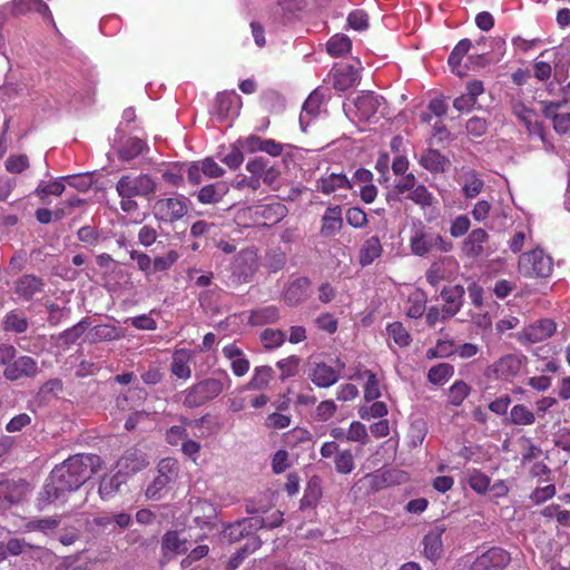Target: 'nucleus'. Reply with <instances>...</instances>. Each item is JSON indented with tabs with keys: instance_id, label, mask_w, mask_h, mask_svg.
I'll return each instance as SVG.
<instances>
[{
	"instance_id": "obj_9",
	"label": "nucleus",
	"mask_w": 570,
	"mask_h": 570,
	"mask_svg": "<svg viewBox=\"0 0 570 570\" xmlns=\"http://www.w3.org/2000/svg\"><path fill=\"white\" fill-rule=\"evenodd\" d=\"M39 372L38 363L28 355L14 357L3 371V376L9 381H18L22 377H35Z\"/></svg>"
},
{
	"instance_id": "obj_5",
	"label": "nucleus",
	"mask_w": 570,
	"mask_h": 570,
	"mask_svg": "<svg viewBox=\"0 0 570 570\" xmlns=\"http://www.w3.org/2000/svg\"><path fill=\"white\" fill-rule=\"evenodd\" d=\"M188 212L185 198H160L154 204V215L158 220L174 223L183 218Z\"/></svg>"
},
{
	"instance_id": "obj_24",
	"label": "nucleus",
	"mask_w": 570,
	"mask_h": 570,
	"mask_svg": "<svg viewBox=\"0 0 570 570\" xmlns=\"http://www.w3.org/2000/svg\"><path fill=\"white\" fill-rule=\"evenodd\" d=\"M262 546V540L258 537H250L247 539L245 546L239 548L227 562V570H236L247 556L256 551Z\"/></svg>"
},
{
	"instance_id": "obj_54",
	"label": "nucleus",
	"mask_w": 570,
	"mask_h": 570,
	"mask_svg": "<svg viewBox=\"0 0 570 570\" xmlns=\"http://www.w3.org/2000/svg\"><path fill=\"white\" fill-rule=\"evenodd\" d=\"M345 217L347 224L354 228H363L367 224V216L360 207L348 208Z\"/></svg>"
},
{
	"instance_id": "obj_32",
	"label": "nucleus",
	"mask_w": 570,
	"mask_h": 570,
	"mask_svg": "<svg viewBox=\"0 0 570 570\" xmlns=\"http://www.w3.org/2000/svg\"><path fill=\"white\" fill-rule=\"evenodd\" d=\"M125 483V478L120 473L104 476L99 484V494L101 499L107 500L116 494Z\"/></svg>"
},
{
	"instance_id": "obj_3",
	"label": "nucleus",
	"mask_w": 570,
	"mask_h": 570,
	"mask_svg": "<svg viewBox=\"0 0 570 570\" xmlns=\"http://www.w3.org/2000/svg\"><path fill=\"white\" fill-rule=\"evenodd\" d=\"M225 385V382L218 379L203 380L186 391L184 405L189 409L202 406L218 396L224 391Z\"/></svg>"
},
{
	"instance_id": "obj_42",
	"label": "nucleus",
	"mask_w": 570,
	"mask_h": 570,
	"mask_svg": "<svg viewBox=\"0 0 570 570\" xmlns=\"http://www.w3.org/2000/svg\"><path fill=\"white\" fill-rule=\"evenodd\" d=\"M454 373V367L449 363H440L429 370L428 379L433 384H443Z\"/></svg>"
},
{
	"instance_id": "obj_26",
	"label": "nucleus",
	"mask_w": 570,
	"mask_h": 570,
	"mask_svg": "<svg viewBox=\"0 0 570 570\" xmlns=\"http://www.w3.org/2000/svg\"><path fill=\"white\" fill-rule=\"evenodd\" d=\"M322 497L321 480L317 476H312L305 489V493L299 502V509H314Z\"/></svg>"
},
{
	"instance_id": "obj_49",
	"label": "nucleus",
	"mask_w": 570,
	"mask_h": 570,
	"mask_svg": "<svg viewBox=\"0 0 570 570\" xmlns=\"http://www.w3.org/2000/svg\"><path fill=\"white\" fill-rule=\"evenodd\" d=\"M346 440L365 444L368 440L365 425L358 421L352 422L346 433Z\"/></svg>"
},
{
	"instance_id": "obj_35",
	"label": "nucleus",
	"mask_w": 570,
	"mask_h": 570,
	"mask_svg": "<svg viewBox=\"0 0 570 570\" xmlns=\"http://www.w3.org/2000/svg\"><path fill=\"white\" fill-rule=\"evenodd\" d=\"M170 372L178 379L188 380L190 377L191 370L188 365V355L185 351L174 353Z\"/></svg>"
},
{
	"instance_id": "obj_61",
	"label": "nucleus",
	"mask_w": 570,
	"mask_h": 570,
	"mask_svg": "<svg viewBox=\"0 0 570 570\" xmlns=\"http://www.w3.org/2000/svg\"><path fill=\"white\" fill-rule=\"evenodd\" d=\"M465 128L469 135L481 137L487 132L488 124L485 119L475 116L468 120Z\"/></svg>"
},
{
	"instance_id": "obj_58",
	"label": "nucleus",
	"mask_w": 570,
	"mask_h": 570,
	"mask_svg": "<svg viewBox=\"0 0 570 570\" xmlns=\"http://www.w3.org/2000/svg\"><path fill=\"white\" fill-rule=\"evenodd\" d=\"M78 239L87 245L95 246L100 240V232L92 226H83L77 233Z\"/></svg>"
},
{
	"instance_id": "obj_29",
	"label": "nucleus",
	"mask_w": 570,
	"mask_h": 570,
	"mask_svg": "<svg viewBox=\"0 0 570 570\" xmlns=\"http://www.w3.org/2000/svg\"><path fill=\"white\" fill-rule=\"evenodd\" d=\"M462 179V193L466 198H475L484 187V181L474 169L466 170Z\"/></svg>"
},
{
	"instance_id": "obj_55",
	"label": "nucleus",
	"mask_w": 570,
	"mask_h": 570,
	"mask_svg": "<svg viewBox=\"0 0 570 570\" xmlns=\"http://www.w3.org/2000/svg\"><path fill=\"white\" fill-rule=\"evenodd\" d=\"M222 535L223 539L229 543L237 542L246 537L239 520L226 525L222 532Z\"/></svg>"
},
{
	"instance_id": "obj_4",
	"label": "nucleus",
	"mask_w": 570,
	"mask_h": 570,
	"mask_svg": "<svg viewBox=\"0 0 570 570\" xmlns=\"http://www.w3.org/2000/svg\"><path fill=\"white\" fill-rule=\"evenodd\" d=\"M552 266V258L541 249L522 254L518 263L519 272L527 277H548Z\"/></svg>"
},
{
	"instance_id": "obj_25",
	"label": "nucleus",
	"mask_w": 570,
	"mask_h": 570,
	"mask_svg": "<svg viewBox=\"0 0 570 570\" xmlns=\"http://www.w3.org/2000/svg\"><path fill=\"white\" fill-rule=\"evenodd\" d=\"M383 252L381 240L377 236L367 238L360 250V264L367 266L381 256Z\"/></svg>"
},
{
	"instance_id": "obj_63",
	"label": "nucleus",
	"mask_w": 570,
	"mask_h": 570,
	"mask_svg": "<svg viewBox=\"0 0 570 570\" xmlns=\"http://www.w3.org/2000/svg\"><path fill=\"white\" fill-rule=\"evenodd\" d=\"M556 494V487L553 484H549L543 488H537L532 491L530 494V500L534 504H541L546 502L547 500L553 498Z\"/></svg>"
},
{
	"instance_id": "obj_43",
	"label": "nucleus",
	"mask_w": 570,
	"mask_h": 570,
	"mask_svg": "<svg viewBox=\"0 0 570 570\" xmlns=\"http://www.w3.org/2000/svg\"><path fill=\"white\" fill-rule=\"evenodd\" d=\"M14 11L19 14L29 11H37L43 16L50 13L48 4L42 0H17L14 2Z\"/></svg>"
},
{
	"instance_id": "obj_2",
	"label": "nucleus",
	"mask_w": 570,
	"mask_h": 570,
	"mask_svg": "<svg viewBox=\"0 0 570 570\" xmlns=\"http://www.w3.org/2000/svg\"><path fill=\"white\" fill-rule=\"evenodd\" d=\"M158 184L149 174H126L116 183V191L120 197V208L125 213L136 212L138 203L135 197L151 199Z\"/></svg>"
},
{
	"instance_id": "obj_19",
	"label": "nucleus",
	"mask_w": 570,
	"mask_h": 570,
	"mask_svg": "<svg viewBox=\"0 0 570 570\" xmlns=\"http://www.w3.org/2000/svg\"><path fill=\"white\" fill-rule=\"evenodd\" d=\"M229 188L226 183L217 181L208 184L202 187L197 193V199L204 205H214L219 203L225 195H227Z\"/></svg>"
},
{
	"instance_id": "obj_51",
	"label": "nucleus",
	"mask_w": 570,
	"mask_h": 570,
	"mask_svg": "<svg viewBox=\"0 0 570 570\" xmlns=\"http://www.w3.org/2000/svg\"><path fill=\"white\" fill-rule=\"evenodd\" d=\"M367 376V381L364 389V397L366 401H373L381 396L379 382L376 375L371 371H365L364 373Z\"/></svg>"
},
{
	"instance_id": "obj_56",
	"label": "nucleus",
	"mask_w": 570,
	"mask_h": 570,
	"mask_svg": "<svg viewBox=\"0 0 570 570\" xmlns=\"http://www.w3.org/2000/svg\"><path fill=\"white\" fill-rule=\"evenodd\" d=\"M469 484L474 491L484 493L489 489L490 478L474 470L469 476Z\"/></svg>"
},
{
	"instance_id": "obj_38",
	"label": "nucleus",
	"mask_w": 570,
	"mask_h": 570,
	"mask_svg": "<svg viewBox=\"0 0 570 570\" xmlns=\"http://www.w3.org/2000/svg\"><path fill=\"white\" fill-rule=\"evenodd\" d=\"M471 46V40L462 39L458 42L449 56L448 62L451 66L452 71L456 72L459 76H463V73L458 70V68L460 67L462 58L468 53Z\"/></svg>"
},
{
	"instance_id": "obj_60",
	"label": "nucleus",
	"mask_w": 570,
	"mask_h": 570,
	"mask_svg": "<svg viewBox=\"0 0 570 570\" xmlns=\"http://www.w3.org/2000/svg\"><path fill=\"white\" fill-rule=\"evenodd\" d=\"M177 461L173 458L163 459L158 464V475L168 476L171 482L177 476Z\"/></svg>"
},
{
	"instance_id": "obj_34",
	"label": "nucleus",
	"mask_w": 570,
	"mask_h": 570,
	"mask_svg": "<svg viewBox=\"0 0 570 570\" xmlns=\"http://www.w3.org/2000/svg\"><path fill=\"white\" fill-rule=\"evenodd\" d=\"M273 373L274 371L271 366L264 365L256 367L253 377L246 385V389L250 391H258L267 387L271 379L273 377Z\"/></svg>"
},
{
	"instance_id": "obj_40",
	"label": "nucleus",
	"mask_w": 570,
	"mask_h": 570,
	"mask_svg": "<svg viewBox=\"0 0 570 570\" xmlns=\"http://www.w3.org/2000/svg\"><path fill=\"white\" fill-rule=\"evenodd\" d=\"M92 341H115L122 336V333L116 326L109 324L97 325L91 330Z\"/></svg>"
},
{
	"instance_id": "obj_16",
	"label": "nucleus",
	"mask_w": 570,
	"mask_h": 570,
	"mask_svg": "<svg viewBox=\"0 0 570 570\" xmlns=\"http://www.w3.org/2000/svg\"><path fill=\"white\" fill-rule=\"evenodd\" d=\"M450 164L449 158L436 149H426L420 157V165L433 174L444 173Z\"/></svg>"
},
{
	"instance_id": "obj_59",
	"label": "nucleus",
	"mask_w": 570,
	"mask_h": 570,
	"mask_svg": "<svg viewBox=\"0 0 570 570\" xmlns=\"http://www.w3.org/2000/svg\"><path fill=\"white\" fill-rule=\"evenodd\" d=\"M347 23L355 30H365L368 27V16L363 10H354L348 14Z\"/></svg>"
},
{
	"instance_id": "obj_22",
	"label": "nucleus",
	"mask_w": 570,
	"mask_h": 570,
	"mask_svg": "<svg viewBox=\"0 0 570 570\" xmlns=\"http://www.w3.org/2000/svg\"><path fill=\"white\" fill-rule=\"evenodd\" d=\"M23 498L22 485L12 480L0 481V507L19 503Z\"/></svg>"
},
{
	"instance_id": "obj_46",
	"label": "nucleus",
	"mask_w": 570,
	"mask_h": 570,
	"mask_svg": "<svg viewBox=\"0 0 570 570\" xmlns=\"http://www.w3.org/2000/svg\"><path fill=\"white\" fill-rule=\"evenodd\" d=\"M334 462L336 471L341 474L351 473L355 466L351 450H343L337 452Z\"/></svg>"
},
{
	"instance_id": "obj_48",
	"label": "nucleus",
	"mask_w": 570,
	"mask_h": 570,
	"mask_svg": "<svg viewBox=\"0 0 570 570\" xmlns=\"http://www.w3.org/2000/svg\"><path fill=\"white\" fill-rule=\"evenodd\" d=\"M261 340L266 348H275L284 343L285 333L281 330L266 328L262 332Z\"/></svg>"
},
{
	"instance_id": "obj_39",
	"label": "nucleus",
	"mask_w": 570,
	"mask_h": 570,
	"mask_svg": "<svg viewBox=\"0 0 570 570\" xmlns=\"http://www.w3.org/2000/svg\"><path fill=\"white\" fill-rule=\"evenodd\" d=\"M88 326H89V323L87 322V320L86 318L81 320L72 327L60 333L58 336V341L61 342L66 346H70L72 344H75L77 342V340L82 336V334L86 332Z\"/></svg>"
},
{
	"instance_id": "obj_12",
	"label": "nucleus",
	"mask_w": 570,
	"mask_h": 570,
	"mask_svg": "<svg viewBox=\"0 0 570 570\" xmlns=\"http://www.w3.org/2000/svg\"><path fill=\"white\" fill-rule=\"evenodd\" d=\"M383 102L384 98L372 91L362 92L354 99V106L361 119H370L377 112Z\"/></svg>"
},
{
	"instance_id": "obj_64",
	"label": "nucleus",
	"mask_w": 570,
	"mask_h": 570,
	"mask_svg": "<svg viewBox=\"0 0 570 570\" xmlns=\"http://www.w3.org/2000/svg\"><path fill=\"white\" fill-rule=\"evenodd\" d=\"M203 175L209 178H218L222 177L225 173L224 168H222L213 158H205L200 163Z\"/></svg>"
},
{
	"instance_id": "obj_44",
	"label": "nucleus",
	"mask_w": 570,
	"mask_h": 570,
	"mask_svg": "<svg viewBox=\"0 0 570 570\" xmlns=\"http://www.w3.org/2000/svg\"><path fill=\"white\" fill-rule=\"evenodd\" d=\"M471 387L464 381H456L449 390V402L459 406L470 394Z\"/></svg>"
},
{
	"instance_id": "obj_14",
	"label": "nucleus",
	"mask_w": 570,
	"mask_h": 570,
	"mask_svg": "<svg viewBox=\"0 0 570 570\" xmlns=\"http://www.w3.org/2000/svg\"><path fill=\"white\" fill-rule=\"evenodd\" d=\"M343 227L342 208L338 205L331 206L322 217L320 235L322 237L335 236Z\"/></svg>"
},
{
	"instance_id": "obj_47",
	"label": "nucleus",
	"mask_w": 570,
	"mask_h": 570,
	"mask_svg": "<svg viewBox=\"0 0 570 570\" xmlns=\"http://www.w3.org/2000/svg\"><path fill=\"white\" fill-rule=\"evenodd\" d=\"M407 198L421 207L431 206L433 202V195L426 189L424 185L415 186L407 195Z\"/></svg>"
},
{
	"instance_id": "obj_31",
	"label": "nucleus",
	"mask_w": 570,
	"mask_h": 570,
	"mask_svg": "<svg viewBox=\"0 0 570 570\" xmlns=\"http://www.w3.org/2000/svg\"><path fill=\"white\" fill-rule=\"evenodd\" d=\"M279 318V309L274 305L257 308L252 312L249 321L253 325L273 324Z\"/></svg>"
},
{
	"instance_id": "obj_17",
	"label": "nucleus",
	"mask_w": 570,
	"mask_h": 570,
	"mask_svg": "<svg viewBox=\"0 0 570 570\" xmlns=\"http://www.w3.org/2000/svg\"><path fill=\"white\" fill-rule=\"evenodd\" d=\"M149 464L146 455L136 449L128 450L118 461L119 468L126 474H134L141 471Z\"/></svg>"
},
{
	"instance_id": "obj_41",
	"label": "nucleus",
	"mask_w": 570,
	"mask_h": 570,
	"mask_svg": "<svg viewBox=\"0 0 570 570\" xmlns=\"http://www.w3.org/2000/svg\"><path fill=\"white\" fill-rule=\"evenodd\" d=\"M352 42L345 35H335L327 41V52L340 57L351 50Z\"/></svg>"
},
{
	"instance_id": "obj_52",
	"label": "nucleus",
	"mask_w": 570,
	"mask_h": 570,
	"mask_svg": "<svg viewBox=\"0 0 570 570\" xmlns=\"http://www.w3.org/2000/svg\"><path fill=\"white\" fill-rule=\"evenodd\" d=\"M66 179L69 186L78 189L79 191L88 190L94 183L92 175L89 173L81 175H70L66 177Z\"/></svg>"
},
{
	"instance_id": "obj_8",
	"label": "nucleus",
	"mask_w": 570,
	"mask_h": 570,
	"mask_svg": "<svg viewBox=\"0 0 570 570\" xmlns=\"http://www.w3.org/2000/svg\"><path fill=\"white\" fill-rule=\"evenodd\" d=\"M522 358L515 354H507L488 367L487 375L499 380L514 377L521 370Z\"/></svg>"
},
{
	"instance_id": "obj_15",
	"label": "nucleus",
	"mask_w": 570,
	"mask_h": 570,
	"mask_svg": "<svg viewBox=\"0 0 570 570\" xmlns=\"http://www.w3.org/2000/svg\"><path fill=\"white\" fill-rule=\"evenodd\" d=\"M311 282L307 277L294 279L284 291L283 297L287 305L295 306L304 302L308 296Z\"/></svg>"
},
{
	"instance_id": "obj_1",
	"label": "nucleus",
	"mask_w": 570,
	"mask_h": 570,
	"mask_svg": "<svg viewBox=\"0 0 570 570\" xmlns=\"http://www.w3.org/2000/svg\"><path fill=\"white\" fill-rule=\"evenodd\" d=\"M101 459L96 454H76L57 465L50 473L39 494L40 504H49L63 499L67 493L78 490L101 468Z\"/></svg>"
},
{
	"instance_id": "obj_11",
	"label": "nucleus",
	"mask_w": 570,
	"mask_h": 570,
	"mask_svg": "<svg viewBox=\"0 0 570 570\" xmlns=\"http://www.w3.org/2000/svg\"><path fill=\"white\" fill-rule=\"evenodd\" d=\"M556 323L550 318L540 320L523 330V337L530 343L542 342L554 334Z\"/></svg>"
},
{
	"instance_id": "obj_53",
	"label": "nucleus",
	"mask_w": 570,
	"mask_h": 570,
	"mask_svg": "<svg viewBox=\"0 0 570 570\" xmlns=\"http://www.w3.org/2000/svg\"><path fill=\"white\" fill-rule=\"evenodd\" d=\"M298 364L299 358L295 355L278 361L277 366L282 371L281 379L285 380L287 377L294 376L297 373Z\"/></svg>"
},
{
	"instance_id": "obj_33",
	"label": "nucleus",
	"mask_w": 570,
	"mask_h": 570,
	"mask_svg": "<svg viewBox=\"0 0 570 570\" xmlns=\"http://www.w3.org/2000/svg\"><path fill=\"white\" fill-rule=\"evenodd\" d=\"M534 421L533 412L523 404L514 405L510 411V416L505 419V423L514 425H530Z\"/></svg>"
},
{
	"instance_id": "obj_30",
	"label": "nucleus",
	"mask_w": 570,
	"mask_h": 570,
	"mask_svg": "<svg viewBox=\"0 0 570 570\" xmlns=\"http://www.w3.org/2000/svg\"><path fill=\"white\" fill-rule=\"evenodd\" d=\"M146 144L144 140L132 137L127 139L118 149V157L124 161H130L138 157L144 149Z\"/></svg>"
},
{
	"instance_id": "obj_6",
	"label": "nucleus",
	"mask_w": 570,
	"mask_h": 570,
	"mask_svg": "<svg viewBox=\"0 0 570 570\" xmlns=\"http://www.w3.org/2000/svg\"><path fill=\"white\" fill-rule=\"evenodd\" d=\"M160 563L170 561L177 554H184L188 550V539L184 531L169 530L161 538Z\"/></svg>"
},
{
	"instance_id": "obj_28",
	"label": "nucleus",
	"mask_w": 570,
	"mask_h": 570,
	"mask_svg": "<svg viewBox=\"0 0 570 570\" xmlns=\"http://www.w3.org/2000/svg\"><path fill=\"white\" fill-rule=\"evenodd\" d=\"M338 188H352L351 181L343 174H331L317 181V189L326 195L334 193Z\"/></svg>"
},
{
	"instance_id": "obj_27",
	"label": "nucleus",
	"mask_w": 570,
	"mask_h": 570,
	"mask_svg": "<svg viewBox=\"0 0 570 570\" xmlns=\"http://www.w3.org/2000/svg\"><path fill=\"white\" fill-rule=\"evenodd\" d=\"M433 242H440V235L417 233L411 239V250L417 256H424L433 249Z\"/></svg>"
},
{
	"instance_id": "obj_57",
	"label": "nucleus",
	"mask_w": 570,
	"mask_h": 570,
	"mask_svg": "<svg viewBox=\"0 0 570 570\" xmlns=\"http://www.w3.org/2000/svg\"><path fill=\"white\" fill-rule=\"evenodd\" d=\"M168 476L158 475L154 479L153 483L146 489V495L149 499H159L161 491L170 483Z\"/></svg>"
},
{
	"instance_id": "obj_62",
	"label": "nucleus",
	"mask_w": 570,
	"mask_h": 570,
	"mask_svg": "<svg viewBox=\"0 0 570 570\" xmlns=\"http://www.w3.org/2000/svg\"><path fill=\"white\" fill-rule=\"evenodd\" d=\"M243 531L246 537L250 538L254 537L253 534L265 528L264 518L259 517H253V518H245L239 520Z\"/></svg>"
},
{
	"instance_id": "obj_36",
	"label": "nucleus",
	"mask_w": 570,
	"mask_h": 570,
	"mask_svg": "<svg viewBox=\"0 0 570 570\" xmlns=\"http://www.w3.org/2000/svg\"><path fill=\"white\" fill-rule=\"evenodd\" d=\"M28 325V320L17 311H10L3 320V330L7 332L21 334L27 331Z\"/></svg>"
},
{
	"instance_id": "obj_7",
	"label": "nucleus",
	"mask_w": 570,
	"mask_h": 570,
	"mask_svg": "<svg viewBox=\"0 0 570 570\" xmlns=\"http://www.w3.org/2000/svg\"><path fill=\"white\" fill-rule=\"evenodd\" d=\"M510 561V554L505 550L494 547L479 556L470 570H503Z\"/></svg>"
},
{
	"instance_id": "obj_13",
	"label": "nucleus",
	"mask_w": 570,
	"mask_h": 570,
	"mask_svg": "<svg viewBox=\"0 0 570 570\" xmlns=\"http://www.w3.org/2000/svg\"><path fill=\"white\" fill-rule=\"evenodd\" d=\"M488 239L489 235L483 228L473 229L463 242V254L469 258L480 257L484 253V244Z\"/></svg>"
},
{
	"instance_id": "obj_20",
	"label": "nucleus",
	"mask_w": 570,
	"mask_h": 570,
	"mask_svg": "<svg viewBox=\"0 0 570 570\" xmlns=\"http://www.w3.org/2000/svg\"><path fill=\"white\" fill-rule=\"evenodd\" d=\"M444 530L442 527H434L423 538L424 556L431 561H435L442 556L443 546L441 537Z\"/></svg>"
},
{
	"instance_id": "obj_10",
	"label": "nucleus",
	"mask_w": 570,
	"mask_h": 570,
	"mask_svg": "<svg viewBox=\"0 0 570 570\" xmlns=\"http://www.w3.org/2000/svg\"><path fill=\"white\" fill-rule=\"evenodd\" d=\"M45 282L42 278L27 274L22 275L14 282V293L23 301H31L36 295L45 291Z\"/></svg>"
},
{
	"instance_id": "obj_18",
	"label": "nucleus",
	"mask_w": 570,
	"mask_h": 570,
	"mask_svg": "<svg viewBox=\"0 0 570 570\" xmlns=\"http://www.w3.org/2000/svg\"><path fill=\"white\" fill-rule=\"evenodd\" d=\"M309 377L312 382L317 386L328 387L338 381L340 374L332 366L321 362L315 363V365L311 370Z\"/></svg>"
},
{
	"instance_id": "obj_37",
	"label": "nucleus",
	"mask_w": 570,
	"mask_h": 570,
	"mask_svg": "<svg viewBox=\"0 0 570 570\" xmlns=\"http://www.w3.org/2000/svg\"><path fill=\"white\" fill-rule=\"evenodd\" d=\"M464 294L465 291L462 285L445 286L441 291V297L445 302V305L458 308V311H460L463 305Z\"/></svg>"
},
{
	"instance_id": "obj_23",
	"label": "nucleus",
	"mask_w": 570,
	"mask_h": 570,
	"mask_svg": "<svg viewBox=\"0 0 570 570\" xmlns=\"http://www.w3.org/2000/svg\"><path fill=\"white\" fill-rule=\"evenodd\" d=\"M358 80V71L352 66H345L333 75V87L340 91H345L353 87Z\"/></svg>"
},
{
	"instance_id": "obj_45",
	"label": "nucleus",
	"mask_w": 570,
	"mask_h": 570,
	"mask_svg": "<svg viewBox=\"0 0 570 570\" xmlns=\"http://www.w3.org/2000/svg\"><path fill=\"white\" fill-rule=\"evenodd\" d=\"M389 335L399 346H407L411 343V336L402 323L394 322L387 326Z\"/></svg>"
},
{
	"instance_id": "obj_50",
	"label": "nucleus",
	"mask_w": 570,
	"mask_h": 570,
	"mask_svg": "<svg viewBox=\"0 0 570 570\" xmlns=\"http://www.w3.org/2000/svg\"><path fill=\"white\" fill-rule=\"evenodd\" d=\"M59 525V520L56 518H43V519H32L27 522L26 528L29 531H42L46 532L48 530L56 529Z\"/></svg>"
},
{
	"instance_id": "obj_21",
	"label": "nucleus",
	"mask_w": 570,
	"mask_h": 570,
	"mask_svg": "<svg viewBox=\"0 0 570 570\" xmlns=\"http://www.w3.org/2000/svg\"><path fill=\"white\" fill-rule=\"evenodd\" d=\"M235 105H237L236 108L238 109L240 105V97L235 91L218 94L215 100V114L219 120H224L233 110Z\"/></svg>"
}]
</instances>
